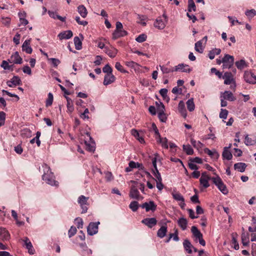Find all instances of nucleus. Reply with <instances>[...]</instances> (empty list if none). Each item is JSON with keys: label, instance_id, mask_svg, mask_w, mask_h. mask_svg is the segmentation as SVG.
<instances>
[{"label": "nucleus", "instance_id": "1", "mask_svg": "<svg viewBox=\"0 0 256 256\" xmlns=\"http://www.w3.org/2000/svg\"><path fill=\"white\" fill-rule=\"evenodd\" d=\"M40 171L42 172V180L46 184L52 186H58V182L55 180L54 174L52 172L50 167L46 164H44L40 168Z\"/></svg>", "mask_w": 256, "mask_h": 256}, {"label": "nucleus", "instance_id": "2", "mask_svg": "<svg viewBox=\"0 0 256 256\" xmlns=\"http://www.w3.org/2000/svg\"><path fill=\"white\" fill-rule=\"evenodd\" d=\"M214 184L218 187V190L224 194H227L228 192L226 186L224 184L220 178L217 176L212 178Z\"/></svg>", "mask_w": 256, "mask_h": 256}, {"label": "nucleus", "instance_id": "3", "mask_svg": "<svg viewBox=\"0 0 256 256\" xmlns=\"http://www.w3.org/2000/svg\"><path fill=\"white\" fill-rule=\"evenodd\" d=\"M222 62H223L222 68L224 69L230 68L234 64V58L232 56L226 54L222 58Z\"/></svg>", "mask_w": 256, "mask_h": 256}, {"label": "nucleus", "instance_id": "4", "mask_svg": "<svg viewBox=\"0 0 256 256\" xmlns=\"http://www.w3.org/2000/svg\"><path fill=\"white\" fill-rule=\"evenodd\" d=\"M192 232L196 239H198L199 243L202 246L206 245L205 240L202 238V234L196 226H192L191 228Z\"/></svg>", "mask_w": 256, "mask_h": 256}, {"label": "nucleus", "instance_id": "5", "mask_svg": "<svg viewBox=\"0 0 256 256\" xmlns=\"http://www.w3.org/2000/svg\"><path fill=\"white\" fill-rule=\"evenodd\" d=\"M100 222H91L87 228V232L90 236H93L96 234L98 232V226Z\"/></svg>", "mask_w": 256, "mask_h": 256}, {"label": "nucleus", "instance_id": "6", "mask_svg": "<svg viewBox=\"0 0 256 256\" xmlns=\"http://www.w3.org/2000/svg\"><path fill=\"white\" fill-rule=\"evenodd\" d=\"M244 78V80L248 83L251 84H256V76L250 72H245Z\"/></svg>", "mask_w": 256, "mask_h": 256}, {"label": "nucleus", "instance_id": "7", "mask_svg": "<svg viewBox=\"0 0 256 256\" xmlns=\"http://www.w3.org/2000/svg\"><path fill=\"white\" fill-rule=\"evenodd\" d=\"M88 197H86L84 196H80L78 198V202L80 205L82 209V213H86L88 210Z\"/></svg>", "mask_w": 256, "mask_h": 256}, {"label": "nucleus", "instance_id": "8", "mask_svg": "<svg viewBox=\"0 0 256 256\" xmlns=\"http://www.w3.org/2000/svg\"><path fill=\"white\" fill-rule=\"evenodd\" d=\"M140 206L142 208H145L146 212L150 210L154 212L156 210L157 206L154 201L150 200L149 202H146L142 204Z\"/></svg>", "mask_w": 256, "mask_h": 256}, {"label": "nucleus", "instance_id": "9", "mask_svg": "<svg viewBox=\"0 0 256 256\" xmlns=\"http://www.w3.org/2000/svg\"><path fill=\"white\" fill-rule=\"evenodd\" d=\"M210 178L206 174V172H203L202 174V176L200 179V185H202L204 188H206L210 186L208 180Z\"/></svg>", "mask_w": 256, "mask_h": 256}, {"label": "nucleus", "instance_id": "10", "mask_svg": "<svg viewBox=\"0 0 256 256\" xmlns=\"http://www.w3.org/2000/svg\"><path fill=\"white\" fill-rule=\"evenodd\" d=\"M220 98H223L226 100L230 102H234L236 100V98L234 96L233 94L229 90H226L224 92H221L220 94Z\"/></svg>", "mask_w": 256, "mask_h": 256}, {"label": "nucleus", "instance_id": "11", "mask_svg": "<svg viewBox=\"0 0 256 256\" xmlns=\"http://www.w3.org/2000/svg\"><path fill=\"white\" fill-rule=\"evenodd\" d=\"M8 60L10 63L15 64H21L22 62V58L20 56L18 52H14Z\"/></svg>", "mask_w": 256, "mask_h": 256}, {"label": "nucleus", "instance_id": "12", "mask_svg": "<svg viewBox=\"0 0 256 256\" xmlns=\"http://www.w3.org/2000/svg\"><path fill=\"white\" fill-rule=\"evenodd\" d=\"M222 78L224 80V84L226 85L230 84L231 83L235 82L234 76L230 72H226Z\"/></svg>", "mask_w": 256, "mask_h": 256}, {"label": "nucleus", "instance_id": "13", "mask_svg": "<svg viewBox=\"0 0 256 256\" xmlns=\"http://www.w3.org/2000/svg\"><path fill=\"white\" fill-rule=\"evenodd\" d=\"M142 223L145 224L149 228H152L157 224V220L154 218H146L142 220Z\"/></svg>", "mask_w": 256, "mask_h": 256}, {"label": "nucleus", "instance_id": "14", "mask_svg": "<svg viewBox=\"0 0 256 256\" xmlns=\"http://www.w3.org/2000/svg\"><path fill=\"white\" fill-rule=\"evenodd\" d=\"M31 38L26 40L22 45V50L28 54L32 53V49L30 46Z\"/></svg>", "mask_w": 256, "mask_h": 256}, {"label": "nucleus", "instance_id": "15", "mask_svg": "<svg viewBox=\"0 0 256 256\" xmlns=\"http://www.w3.org/2000/svg\"><path fill=\"white\" fill-rule=\"evenodd\" d=\"M167 22L162 19V16L158 17L154 22V26L159 30H163Z\"/></svg>", "mask_w": 256, "mask_h": 256}, {"label": "nucleus", "instance_id": "16", "mask_svg": "<svg viewBox=\"0 0 256 256\" xmlns=\"http://www.w3.org/2000/svg\"><path fill=\"white\" fill-rule=\"evenodd\" d=\"M174 71H181L182 72L190 73L192 69L189 68V66L184 64H178L174 68Z\"/></svg>", "mask_w": 256, "mask_h": 256}, {"label": "nucleus", "instance_id": "17", "mask_svg": "<svg viewBox=\"0 0 256 256\" xmlns=\"http://www.w3.org/2000/svg\"><path fill=\"white\" fill-rule=\"evenodd\" d=\"M20 83L21 80L18 76H14L10 80H8L6 82L7 85L10 88H13L16 86L20 85Z\"/></svg>", "mask_w": 256, "mask_h": 256}, {"label": "nucleus", "instance_id": "18", "mask_svg": "<svg viewBox=\"0 0 256 256\" xmlns=\"http://www.w3.org/2000/svg\"><path fill=\"white\" fill-rule=\"evenodd\" d=\"M116 80V77L112 74H106L104 77L103 84L104 86H108L114 82Z\"/></svg>", "mask_w": 256, "mask_h": 256}, {"label": "nucleus", "instance_id": "19", "mask_svg": "<svg viewBox=\"0 0 256 256\" xmlns=\"http://www.w3.org/2000/svg\"><path fill=\"white\" fill-rule=\"evenodd\" d=\"M24 242L26 248L28 250V252L30 254H34L35 250L33 248L32 242H30L28 238L25 237L23 240Z\"/></svg>", "mask_w": 256, "mask_h": 256}, {"label": "nucleus", "instance_id": "20", "mask_svg": "<svg viewBox=\"0 0 256 256\" xmlns=\"http://www.w3.org/2000/svg\"><path fill=\"white\" fill-rule=\"evenodd\" d=\"M86 135L90 138V142H88L87 140H85V144L86 146V148L90 152H94L95 150L94 146V142L92 140V138L90 136V134L88 132H86Z\"/></svg>", "mask_w": 256, "mask_h": 256}, {"label": "nucleus", "instance_id": "21", "mask_svg": "<svg viewBox=\"0 0 256 256\" xmlns=\"http://www.w3.org/2000/svg\"><path fill=\"white\" fill-rule=\"evenodd\" d=\"M128 34V32L122 29L115 30L112 34V39L116 40L119 38L124 36Z\"/></svg>", "mask_w": 256, "mask_h": 256}, {"label": "nucleus", "instance_id": "22", "mask_svg": "<svg viewBox=\"0 0 256 256\" xmlns=\"http://www.w3.org/2000/svg\"><path fill=\"white\" fill-rule=\"evenodd\" d=\"M72 32L71 30H66L60 33L58 37L60 40L69 39L72 36Z\"/></svg>", "mask_w": 256, "mask_h": 256}, {"label": "nucleus", "instance_id": "23", "mask_svg": "<svg viewBox=\"0 0 256 256\" xmlns=\"http://www.w3.org/2000/svg\"><path fill=\"white\" fill-rule=\"evenodd\" d=\"M160 109V112H158V117L160 122H166L167 120V116L164 113L165 106L164 105H162Z\"/></svg>", "mask_w": 256, "mask_h": 256}, {"label": "nucleus", "instance_id": "24", "mask_svg": "<svg viewBox=\"0 0 256 256\" xmlns=\"http://www.w3.org/2000/svg\"><path fill=\"white\" fill-rule=\"evenodd\" d=\"M130 197L132 198L138 199L140 194L138 188L134 186H132L130 188Z\"/></svg>", "mask_w": 256, "mask_h": 256}, {"label": "nucleus", "instance_id": "25", "mask_svg": "<svg viewBox=\"0 0 256 256\" xmlns=\"http://www.w3.org/2000/svg\"><path fill=\"white\" fill-rule=\"evenodd\" d=\"M104 52L110 57L113 58L116 56L118 50L113 47L111 48L106 47L104 48Z\"/></svg>", "mask_w": 256, "mask_h": 256}, {"label": "nucleus", "instance_id": "26", "mask_svg": "<svg viewBox=\"0 0 256 256\" xmlns=\"http://www.w3.org/2000/svg\"><path fill=\"white\" fill-rule=\"evenodd\" d=\"M204 152L210 156L211 158L214 160L218 159L220 156L218 153L215 150H211L208 148H205L204 149Z\"/></svg>", "mask_w": 256, "mask_h": 256}, {"label": "nucleus", "instance_id": "27", "mask_svg": "<svg viewBox=\"0 0 256 256\" xmlns=\"http://www.w3.org/2000/svg\"><path fill=\"white\" fill-rule=\"evenodd\" d=\"M178 110L184 118H186L187 116L186 110L185 108L184 103L182 100H180L179 102Z\"/></svg>", "mask_w": 256, "mask_h": 256}, {"label": "nucleus", "instance_id": "28", "mask_svg": "<svg viewBox=\"0 0 256 256\" xmlns=\"http://www.w3.org/2000/svg\"><path fill=\"white\" fill-rule=\"evenodd\" d=\"M0 236L3 240H8L10 238V234L5 228H0Z\"/></svg>", "mask_w": 256, "mask_h": 256}, {"label": "nucleus", "instance_id": "29", "mask_svg": "<svg viewBox=\"0 0 256 256\" xmlns=\"http://www.w3.org/2000/svg\"><path fill=\"white\" fill-rule=\"evenodd\" d=\"M183 246L184 250L189 254L192 253V248L193 246L190 243V241L187 239L184 240L183 242Z\"/></svg>", "mask_w": 256, "mask_h": 256}, {"label": "nucleus", "instance_id": "30", "mask_svg": "<svg viewBox=\"0 0 256 256\" xmlns=\"http://www.w3.org/2000/svg\"><path fill=\"white\" fill-rule=\"evenodd\" d=\"M247 165L244 162H238L234 164V168L240 172H243L245 171Z\"/></svg>", "mask_w": 256, "mask_h": 256}, {"label": "nucleus", "instance_id": "31", "mask_svg": "<svg viewBox=\"0 0 256 256\" xmlns=\"http://www.w3.org/2000/svg\"><path fill=\"white\" fill-rule=\"evenodd\" d=\"M167 231V226L166 224L165 226H162L158 230L157 236L160 238H163L166 236Z\"/></svg>", "mask_w": 256, "mask_h": 256}, {"label": "nucleus", "instance_id": "32", "mask_svg": "<svg viewBox=\"0 0 256 256\" xmlns=\"http://www.w3.org/2000/svg\"><path fill=\"white\" fill-rule=\"evenodd\" d=\"M78 12L83 18H86L88 15L87 10L84 5H80L78 7Z\"/></svg>", "mask_w": 256, "mask_h": 256}, {"label": "nucleus", "instance_id": "33", "mask_svg": "<svg viewBox=\"0 0 256 256\" xmlns=\"http://www.w3.org/2000/svg\"><path fill=\"white\" fill-rule=\"evenodd\" d=\"M220 52L221 50L220 48H214L209 52L208 56L210 60H213L216 55H218Z\"/></svg>", "mask_w": 256, "mask_h": 256}, {"label": "nucleus", "instance_id": "34", "mask_svg": "<svg viewBox=\"0 0 256 256\" xmlns=\"http://www.w3.org/2000/svg\"><path fill=\"white\" fill-rule=\"evenodd\" d=\"M132 134L134 136L141 144H144L145 140L143 137L140 136L139 132L135 129H132L131 130Z\"/></svg>", "mask_w": 256, "mask_h": 256}, {"label": "nucleus", "instance_id": "35", "mask_svg": "<svg viewBox=\"0 0 256 256\" xmlns=\"http://www.w3.org/2000/svg\"><path fill=\"white\" fill-rule=\"evenodd\" d=\"M222 156L224 158L227 160H230L232 158V155L230 152L228 150L226 147H224V151L222 154Z\"/></svg>", "mask_w": 256, "mask_h": 256}, {"label": "nucleus", "instance_id": "36", "mask_svg": "<svg viewBox=\"0 0 256 256\" xmlns=\"http://www.w3.org/2000/svg\"><path fill=\"white\" fill-rule=\"evenodd\" d=\"M178 226L181 228L182 230H186L187 228L188 222L187 220L184 218H180L178 221Z\"/></svg>", "mask_w": 256, "mask_h": 256}, {"label": "nucleus", "instance_id": "37", "mask_svg": "<svg viewBox=\"0 0 256 256\" xmlns=\"http://www.w3.org/2000/svg\"><path fill=\"white\" fill-rule=\"evenodd\" d=\"M188 110L190 112H192L195 109V104L194 102V98H191L186 102Z\"/></svg>", "mask_w": 256, "mask_h": 256}, {"label": "nucleus", "instance_id": "38", "mask_svg": "<svg viewBox=\"0 0 256 256\" xmlns=\"http://www.w3.org/2000/svg\"><path fill=\"white\" fill-rule=\"evenodd\" d=\"M238 234L236 233H232V243L234 244V248L236 250H238L239 249V244L236 240Z\"/></svg>", "mask_w": 256, "mask_h": 256}, {"label": "nucleus", "instance_id": "39", "mask_svg": "<svg viewBox=\"0 0 256 256\" xmlns=\"http://www.w3.org/2000/svg\"><path fill=\"white\" fill-rule=\"evenodd\" d=\"M74 41L76 49L77 50H81L82 48V42L80 38L78 36L74 37Z\"/></svg>", "mask_w": 256, "mask_h": 256}, {"label": "nucleus", "instance_id": "40", "mask_svg": "<svg viewBox=\"0 0 256 256\" xmlns=\"http://www.w3.org/2000/svg\"><path fill=\"white\" fill-rule=\"evenodd\" d=\"M242 244L244 246H247L249 244V236L248 234L242 232L241 236Z\"/></svg>", "mask_w": 256, "mask_h": 256}, {"label": "nucleus", "instance_id": "41", "mask_svg": "<svg viewBox=\"0 0 256 256\" xmlns=\"http://www.w3.org/2000/svg\"><path fill=\"white\" fill-rule=\"evenodd\" d=\"M66 98L67 101L66 106L68 111L70 112H72L74 110L72 100L68 96H66Z\"/></svg>", "mask_w": 256, "mask_h": 256}, {"label": "nucleus", "instance_id": "42", "mask_svg": "<svg viewBox=\"0 0 256 256\" xmlns=\"http://www.w3.org/2000/svg\"><path fill=\"white\" fill-rule=\"evenodd\" d=\"M172 196L173 198L177 201H180L182 202H184L183 196L178 192H172Z\"/></svg>", "mask_w": 256, "mask_h": 256}, {"label": "nucleus", "instance_id": "43", "mask_svg": "<svg viewBox=\"0 0 256 256\" xmlns=\"http://www.w3.org/2000/svg\"><path fill=\"white\" fill-rule=\"evenodd\" d=\"M194 49L196 52L200 54L203 52L204 48L202 46V40H199L195 44Z\"/></svg>", "mask_w": 256, "mask_h": 256}, {"label": "nucleus", "instance_id": "44", "mask_svg": "<svg viewBox=\"0 0 256 256\" xmlns=\"http://www.w3.org/2000/svg\"><path fill=\"white\" fill-rule=\"evenodd\" d=\"M138 24L143 26H146V24L145 21L146 20L147 17L146 16L138 14Z\"/></svg>", "mask_w": 256, "mask_h": 256}, {"label": "nucleus", "instance_id": "45", "mask_svg": "<svg viewBox=\"0 0 256 256\" xmlns=\"http://www.w3.org/2000/svg\"><path fill=\"white\" fill-rule=\"evenodd\" d=\"M235 64L237 68L239 70H242L246 66V62L244 60H240L236 61Z\"/></svg>", "mask_w": 256, "mask_h": 256}, {"label": "nucleus", "instance_id": "46", "mask_svg": "<svg viewBox=\"0 0 256 256\" xmlns=\"http://www.w3.org/2000/svg\"><path fill=\"white\" fill-rule=\"evenodd\" d=\"M190 142L193 146L197 149L201 148L204 146V144L202 143L200 141L196 142L193 138L191 139Z\"/></svg>", "mask_w": 256, "mask_h": 256}, {"label": "nucleus", "instance_id": "47", "mask_svg": "<svg viewBox=\"0 0 256 256\" xmlns=\"http://www.w3.org/2000/svg\"><path fill=\"white\" fill-rule=\"evenodd\" d=\"M184 150L186 152L188 155H192L194 154V150L190 145H184L182 146Z\"/></svg>", "mask_w": 256, "mask_h": 256}, {"label": "nucleus", "instance_id": "48", "mask_svg": "<svg viewBox=\"0 0 256 256\" xmlns=\"http://www.w3.org/2000/svg\"><path fill=\"white\" fill-rule=\"evenodd\" d=\"M125 64L126 66L132 68H133L135 70L137 68H138L140 66V65L138 63H136L134 61L126 62Z\"/></svg>", "mask_w": 256, "mask_h": 256}, {"label": "nucleus", "instance_id": "49", "mask_svg": "<svg viewBox=\"0 0 256 256\" xmlns=\"http://www.w3.org/2000/svg\"><path fill=\"white\" fill-rule=\"evenodd\" d=\"M195 12L196 6L193 0H188V11L190 12L192 10Z\"/></svg>", "mask_w": 256, "mask_h": 256}, {"label": "nucleus", "instance_id": "50", "mask_svg": "<svg viewBox=\"0 0 256 256\" xmlns=\"http://www.w3.org/2000/svg\"><path fill=\"white\" fill-rule=\"evenodd\" d=\"M129 207L132 211L136 212L139 207L138 203L136 201H132L130 202Z\"/></svg>", "mask_w": 256, "mask_h": 256}, {"label": "nucleus", "instance_id": "51", "mask_svg": "<svg viewBox=\"0 0 256 256\" xmlns=\"http://www.w3.org/2000/svg\"><path fill=\"white\" fill-rule=\"evenodd\" d=\"M160 67L163 74H168L174 71V68H170L164 66H160Z\"/></svg>", "mask_w": 256, "mask_h": 256}, {"label": "nucleus", "instance_id": "52", "mask_svg": "<svg viewBox=\"0 0 256 256\" xmlns=\"http://www.w3.org/2000/svg\"><path fill=\"white\" fill-rule=\"evenodd\" d=\"M53 102V95L52 93L50 92L48 94V98L46 100V106L48 107L52 104Z\"/></svg>", "mask_w": 256, "mask_h": 256}, {"label": "nucleus", "instance_id": "53", "mask_svg": "<svg viewBox=\"0 0 256 256\" xmlns=\"http://www.w3.org/2000/svg\"><path fill=\"white\" fill-rule=\"evenodd\" d=\"M246 15L250 18H252L256 15V11L254 9L248 10L245 12Z\"/></svg>", "mask_w": 256, "mask_h": 256}, {"label": "nucleus", "instance_id": "54", "mask_svg": "<svg viewBox=\"0 0 256 256\" xmlns=\"http://www.w3.org/2000/svg\"><path fill=\"white\" fill-rule=\"evenodd\" d=\"M157 142L160 143L162 147L168 148V140L166 138H162L160 137V140H157Z\"/></svg>", "mask_w": 256, "mask_h": 256}, {"label": "nucleus", "instance_id": "55", "mask_svg": "<svg viewBox=\"0 0 256 256\" xmlns=\"http://www.w3.org/2000/svg\"><path fill=\"white\" fill-rule=\"evenodd\" d=\"M228 110L226 109L222 108L220 113V118L222 119H226L228 115Z\"/></svg>", "mask_w": 256, "mask_h": 256}, {"label": "nucleus", "instance_id": "56", "mask_svg": "<svg viewBox=\"0 0 256 256\" xmlns=\"http://www.w3.org/2000/svg\"><path fill=\"white\" fill-rule=\"evenodd\" d=\"M146 36L145 34H141L139 35L136 38V40L138 42H142L146 40Z\"/></svg>", "mask_w": 256, "mask_h": 256}, {"label": "nucleus", "instance_id": "57", "mask_svg": "<svg viewBox=\"0 0 256 256\" xmlns=\"http://www.w3.org/2000/svg\"><path fill=\"white\" fill-rule=\"evenodd\" d=\"M102 71L106 74H112V68L108 64H106L102 68Z\"/></svg>", "mask_w": 256, "mask_h": 256}, {"label": "nucleus", "instance_id": "58", "mask_svg": "<svg viewBox=\"0 0 256 256\" xmlns=\"http://www.w3.org/2000/svg\"><path fill=\"white\" fill-rule=\"evenodd\" d=\"M153 174L156 177L155 180L156 182L158 181H162V178L161 177V175L158 171V170H156V171L152 172Z\"/></svg>", "mask_w": 256, "mask_h": 256}, {"label": "nucleus", "instance_id": "59", "mask_svg": "<svg viewBox=\"0 0 256 256\" xmlns=\"http://www.w3.org/2000/svg\"><path fill=\"white\" fill-rule=\"evenodd\" d=\"M116 68L120 72L122 73H127L128 72L124 70L123 66L120 64V62H116L115 64Z\"/></svg>", "mask_w": 256, "mask_h": 256}, {"label": "nucleus", "instance_id": "60", "mask_svg": "<svg viewBox=\"0 0 256 256\" xmlns=\"http://www.w3.org/2000/svg\"><path fill=\"white\" fill-rule=\"evenodd\" d=\"M77 230L76 227L72 226L68 230V234L69 238H71L74 236Z\"/></svg>", "mask_w": 256, "mask_h": 256}, {"label": "nucleus", "instance_id": "61", "mask_svg": "<svg viewBox=\"0 0 256 256\" xmlns=\"http://www.w3.org/2000/svg\"><path fill=\"white\" fill-rule=\"evenodd\" d=\"M244 144L246 146H252L254 144V140H252V138H249L247 135L245 137Z\"/></svg>", "mask_w": 256, "mask_h": 256}, {"label": "nucleus", "instance_id": "62", "mask_svg": "<svg viewBox=\"0 0 256 256\" xmlns=\"http://www.w3.org/2000/svg\"><path fill=\"white\" fill-rule=\"evenodd\" d=\"M6 120V114L4 112H0V126L4 125Z\"/></svg>", "mask_w": 256, "mask_h": 256}, {"label": "nucleus", "instance_id": "63", "mask_svg": "<svg viewBox=\"0 0 256 256\" xmlns=\"http://www.w3.org/2000/svg\"><path fill=\"white\" fill-rule=\"evenodd\" d=\"M1 66L5 70H10L11 69L12 66H10L6 60H3L1 64Z\"/></svg>", "mask_w": 256, "mask_h": 256}, {"label": "nucleus", "instance_id": "64", "mask_svg": "<svg viewBox=\"0 0 256 256\" xmlns=\"http://www.w3.org/2000/svg\"><path fill=\"white\" fill-rule=\"evenodd\" d=\"M48 60H50L52 62V64L54 66L56 67L60 63V60L56 58H48Z\"/></svg>", "mask_w": 256, "mask_h": 256}]
</instances>
